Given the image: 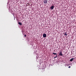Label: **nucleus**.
Returning a JSON list of instances; mask_svg holds the SVG:
<instances>
[{
    "label": "nucleus",
    "mask_w": 76,
    "mask_h": 76,
    "mask_svg": "<svg viewBox=\"0 0 76 76\" xmlns=\"http://www.w3.org/2000/svg\"><path fill=\"white\" fill-rule=\"evenodd\" d=\"M64 35H67V32H66L65 33V34H64Z\"/></svg>",
    "instance_id": "obj_7"
},
{
    "label": "nucleus",
    "mask_w": 76,
    "mask_h": 76,
    "mask_svg": "<svg viewBox=\"0 0 76 76\" xmlns=\"http://www.w3.org/2000/svg\"><path fill=\"white\" fill-rule=\"evenodd\" d=\"M26 35H24V37H26Z\"/></svg>",
    "instance_id": "obj_10"
},
{
    "label": "nucleus",
    "mask_w": 76,
    "mask_h": 76,
    "mask_svg": "<svg viewBox=\"0 0 76 76\" xmlns=\"http://www.w3.org/2000/svg\"><path fill=\"white\" fill-rule=\"evenodd\" d=\"M57 57V55H56V56L54 57V58H56Z\"/></svg>",
    "instance_id": "obj_9"
},
{
    "label": "nucleus",
    "mask_w": 76,
    "mask_h": 76,
    "mask_svg": "<svg viewBox=\"0 0 76 76\" xmlns=\"http://www.w3.org/2000/svg\"><path fill=\"white\" fill-rule=\"evenodd\" d=\"M53 54H54V55H57V54L56 53H53Z\"/></svg>",
    "instance_id": "obj_8"
},
{
    "label": "nucleus",
    "mask_w": 76,
    "mask_h": 76,
    "mask_svg": "<svg viewBox=\"0 0 76 76\" xmlns=\"http://www.w3.org/2000/svg\"><path fill=\"white\" fill-rule=\"evenodd\" d=\"M54 6H52L50 7V8L51 9V10H53V9H54Z\"/></svg>",
    "instance_id": "obj_3"
},
{
    "label": "nucleus",
    "mask_w": 76,
    "mask_h": 76,
    "mask_svg": "<svg viewBox=\"0 0 76 76\" xmlns=\"http://www.w3.org/2000/svg\"><path fill=\"white\" fill-rule=\"evenodd\" d=\"M74 59V58H72L70 59V61H73V60Z\"/></svg>",
    "instance_id": "obj_5"
},
{
    "label": "nucleus",
    "mask_w": 76,
    "mask_h": 76,
    "mask_svg": "<svg viewBox=\"0 0 76 76\" xmlns=\"http://www.w3.org/2000/svg\"><path fill=\"white\" fill-rule=\"evenodd\" d=\"M69 68H70V67H71L70 66H69V67H68Z\"/></svg>",
    "instance_id": "obj_11"
},
{
    "label": "nucleus",
    "mask_w": 76,
    "mask_h": 76,
    "mask_svg": "<svg viewBox=\"0 0 76 76\" xmlns=\"http://www.w3.org/2000/svg\"><path fill=\"white\" fill-rule=\"evenodd\" d=\"M47 2H48V0H45L44 1V2L45 4H47Z\"/></svg>",
    "instance_id": "obj_1"
},
{
    "label": "nucleus",
    "mask_w": 76,
    "mask_h": 76,
    "mask_svg": "<svg viewBox=\"0 0 76 76\" xmlns=\"http://www.w3.org/2000/svg\"><path fill=\"white\" fill-rule=\"evenodd\" d=\"M59 55L60 56H63V54H62V52L61 51L59 53Z\"/></svg>",
    "instance_id": "obj_4"
},
{
    "label": "nucleus",
    "mask_w": 76,
    "mask_h": 76,
    "mask_svg": "<svg viewBox=\"0 0 76 76\" xmlns=\"http://www.w3.org/2000/svg\"><path fill=\"white\" fill-rule=\"evenodd\" d=\"M19 25H22V23L20 22H19L18 23Z\"/></svg>",
    "instance_id": "obj_6"
},
{
    "label": "nucleus",
    "mask_w": 76,
    "mask_h": 76,
    "mask_svg": "<svg viewBox=\"0 0 76 76\" xmlns=\"http://www.w3.org/2000/svg\"><path fill=\"white\" fill-rule=\"evenodd\" d=\"M18 21H19V20H18Z\"/></svg>",
    "instance_id": "obj_12"
},
{
    "label": "nucleus",
    "mask_w": 76,
    "mask_h": 76,
    "mask_svg": "<svg viewBox=\"0 0 76 76\" xmlns=\"http://www.w3.org/2000/svg\"><path fill=\"white\" fill-rule=\"evenodd\" d=\"M47 36V35H46V34H43V37H44V38H45Z\"/></svg>",
    "instance_id": "obj_2"
}]
</instances>
